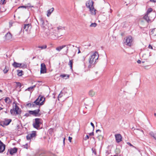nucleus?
I'll return each mask as SVG.
<instances>
[{"label":"nucleus","mask_w":156,"mask_h":156,"mask_svg":"<svg viewBox=\"0 0 156 156\" xmlns=\"http://www.w3.org/2000/svg\"><path fill=\"white\" fill-rule=\"evenodd\" d=\"M86 137L87 138V139H85V140H87V139H88L89 138V136L88 135H87L86 136Z\"/></svg>","instance_id":"6e6d98bb"},{"label":"nucleus","mask_w":156,"mask_h":156,"mask_svg":"<svg viewBox=\"0 0 156 156\" xmlns=\"http://www.w3.org/2000/svg\"><path fill=\"white\" fill-rule=\"evenodd\" d=\"M99 137H101V138H102V136H97V138H98L99 139Z\"/></svg>","instance_id":"4d7b16f0"},{"label":"nucleus","mask_w":156,"mask_h":156,"mask_svg":"<svg viewBox=\"0 0 156 156\" xmlns=\"http://www.w3.org/2000/svg\"><path fill=\"white\" fill-rule=\"evenodd\" d=\"M11 121V119H5L2 123L4 125L7 126L10 124Z\"/></svg>","instance_id":"2eb2a0df"},{"label":"nucleus","mask_w":156,"mask_h":156,"mask_svg":"<svg viewBox=\"0 0 156 156\" xmlns=\"http://www.w3.org/2000/svg\"><path fill=\"white\" fill-rule=\"evenodd\" d=\"M92 150L93 151V152L94 153V154H96V152L95 151V149H94L93 148H92Z\"/></svg>","instance_id":"79ce46f5"},{"label":"nucleus","mask_w":156,"mask_h":156,"mask_svg":"<svg viewBox=\"0 0 156 156\" xmlns=\"http://www.w3.org/2000/svg\"><path fill=\"white\" fill-rule=\"evenodd\" d=\"M16 83L18 87H21V85L20 83L19 82H17Z\"/></svg>","instance_id":"58836bf2"},{"label":"nucleus","mask_w":156,"mask_h":156,"mask_svg":"<svg viewBox=\"0 0 156 156\" xmlns=\"http://www.w3.org/2000/svg\"><path fill=\"white\" fill-rule=\"evenodd\" d=\"M151 55L150 53L147 52L143 55L142 58L144 60H147Z\"/></svg>","instance_id":"dca6fc26"},{"label":"nucleus","mask_w":156,"mask_h":156,"mask_svg":"<svg viewBox=\"0 0 156 156\" xmlns=\"http://www.w3.org/2000/svg\"><path fill=\"white\" fill-rule=\"evenodd\" d=\"M101 131L100 129H98L96 130V133H98V132L101 133Z\"/></svg>","instance_id":"09e8293b"},{"label":"nucleus","mask_w":156,"mask_h":156,"mask_svg":"<svg viewBox=\"0 0 156 156\" xmlns=\"http://www.w3.org/2000/svg\"><path fill=\"white\" fill-rule=\"evenodd\" d=\"M12 65L15 68H23L24 67H26L27 66L24 63H19L16 62H14Z\"/></svg>","instance_id":"0eeeda50"},{"label":"nucleus","mask_w":156,"mask_h":156,"mask_svg":"<svg viewBox=\"0 0 156 156\" xmlns=\"http://www.w3.org/2000/svg\"><path fill=\"white\" fill-rule=\"evenodd\" d=\"M30 114L29 112L28 113H26L24 115V116L27 117H28L29 116H30Z\"/></svg>","instance_id":"ea45409f"},{"label":"nucleus","mask_w":156,"mask_h":156,"mask_svg":"<svg viewBox=\"0 0 156 156\" xmlns=\"http://www.w3.org/2000/svg\"><path fill=\"white\" fill-rule=\"evenodd\" d=\"M3 109V108H1L0 107V111L2 109Z\"/></svg>","instance_id":"052dcab7"},{"label":"nucleus","mask_w":156,"mask_h":156,"mask_svg":"<svg viewBox=\"0 0 156 156\" xmlns=\"http://www.w3.org/2000/svg\"><path fill=\"white\" fill-rule=\"evenodd\" d=\"M37 136L36 131H32L31 133L27 135L26 136L27 140H31L33 138H35Z\"/></svg>","instance_id":"39448f33"},{"label":"nucleus","mask_w":156,"mask_h":156,"mask_svg":"<svg viewBox=\"0 0 156 156\" xmlns=\"http://www.w3.org/2000/svg\"><path fill=\"white\" fill-rule=\"evenodd\" d=\"M154 116H156V113H154Z\"/></svg>","instance_id":"0e129e2a"},{"label":"nucleus","mask_w":156,"mask_h":156,"mask_svg":"<svg viewBox=\"0 0 156 156\" xmlns=\"http://www.w3.org/2000/svg\"><path fill=\"white\" fill-rule=\"evenodd\" d=\"M83 15H84V16H86V15L85 14H83Z\"/></svg>","instance_id":"e2e57ef3"},{"label":"nucleus","mask_w":156,"mask_h":156,"mask_svg":"<svg viewBox=\"0 0 156 156\" xmlns=\"http://www.w3.org/2000/svg\"><path fill=\"white\" fill-rule=\"evenodd\" d=\"M54 38V37H51V38Z\"/></svg>","instance_id":"338daca9"},{"label":"nucleus","mask_w":156,"mask_h":156,"mask_svg":"<svg viewBox=\"0 0 156 156\" xmlns=\"http://www.w3.org/2000/svg\"><path fill=\"white\" fill-rule=\"evenodd\" d=\"M137 62L138 63H140L141 62V61L140 60H138L137 61Z\"/></svg>","instance_id":"5fc2aeb1"},{"label":"nucleus","mask_w":156,"mask_h":156,"mask_svg":"<svg viewBox=\"0 0 156 156\" xmlns=\"http://www.w3.org/2000/svg\"><path fill=\"white\" fill-rule=\"evenodd\" d=\"M71 45L70 44H69V45H69V46H70ZM68 45L67 46V50H66V53H67L68 52V49H69V47L68 46Z\"/></svg>","instance_id":"de8ad7c7"},{"label":"nucleus","mask_w":156,"mask_h":156,"mask_svg":"<svg viewBox=\"0 0 156 156\" xmlns=\"http://www.w3.org/2000/svg\"><path fill=\"white\" fill-rule=\"evenodd\" d=\"M2 91L1 90H0V92H2Z\"/></svg>","instance_id":"69168bd1"},{"label":"nucleus","mask_w":156,"mask_h":156,"mask_svg":"<svg viewBox=\"0 0 156 156\" xmlns=\"http://www.w3.org/2000/svg\"><path fill=\"white\" fill-rule=\"evenodd\" d=\"M6 39L7 40L11 39L12 38V36L11 34L9 32L7 33L5 35Z\"/></svg>","instance_id":"aec40b11"},{"label":"nucleus","mask_w":156,"mask_h":156,"mask_svg":"<svg viewBox=\"0 0 156 156\" xmlns=\"http://www.w3.org/2000/svg\"><path fill=\"white\" fill-rule=\"evenodd\" d=\"M73 61L72 60H70L69 62V66L70 67V68L71 69H72V65H73Z\"/></svg>","instance_id":"7c9ffc66"},{"label":"nucleus","mask_w":156,"mask_h":156,"mask_svg":"<svg viewBox=\"0 0 156 156\" xmlns=\"http://www.w3.org/2000/svg\"><path fill=\"white\" fill-rule=\"evenodd\" d=\"M38 48H40L41 49H46L47 48V45H44L42 46H38Z\"/></svg>","instance_id":"c85d7f7f"},{"label":"nucleus","mask_w":156,"mask_h":156,"mask_svg":"<svg viewBox=\"0 0 156 156\" xmlns=\"http://www.w3.org/2000/svg\"><path fill=\"white\" fill-rule=\"evenodd\" d=\"M150 34L152 36H156V28H154L150 32Z\"/></svg>","instance_id":"6ab92c4d"},{"label":"nucleus","mask_w":156,"mask_h":156,"mask_svg":"<svg viewBox=\"0 0 156 156\" xmlns=\"http://www.w3.org/2000/svg\"><path fill=\"white\" fill-rule=\"evenodd\" d=\"M37 98H39L38 101L40 103L39 105H43L45 98L43 96L40 95Z\"/></svg>","instance_id":"9d476101"},{"label":"nucleus","mask_w":156,"mask_h":156,"mask_svg":"<svg viewBox=\"0 0 156 156\" xmlns=\"http://www.w3.org/2000/svg\"><path fill=\"white\" fill-rule=\"evenodd\" d=\"M60 76L62 77L63 78H64V77H65L67 76V77L66 78V79L67 78H69V75H66V74L61 75Z\"/></svg>","instance_id":"72a5a7b5"},{"label":"nucleus","mask_w":156,"mask_h":156,"mask_svg":"<svg viewBox=\"0 0 156 156\" xmlns=\"http://www.w3.org/2000/svg\"><path fill=\"white\" fill-rule=\"evenodd\" d=\"M94 2L90 0L87 1L86 3V6L87 8L91 7L94 6Z\"/></svg>","instance_id":"f8f14e48"},{"label":"nucleus","mask_w":156,"mask_h":156,"mask_svg":"<svg viewBox=\"0 0 156 156\" xmlns=\"http://www.w3.org/2000/svg\"><path fill=\"white\" fill-rule=\"evenodd\" d=\"M72 137H71L70 136H69V141L71 142V140H72Z\"/></svg>","instance_id":"49530a36"},{"label":"nucleus","mask_w":156,"mask_h":156,"mask_svg":"<svg viewBox=\"0 0 156 156\" xmlns=\"http://www.w3.org/2000/svg\"><path fill=\"white\" fill-rule=\"evenodd\" d=\"M46 72V68L45 64L44 63H41V73H45Z\"/></svg>","instance_id":"6e6552de"},{"label":"nucleus","mask_w":156,"mask_h":156,"mask_svg":"<svg viewBox=\"0 0 156 156\" xmlns=\"http://www.w3.org/2000/svg\"><path fill=\"white\" fill-rule=\"evenodd\" d=\"M152 8H149L143 17L144 19L148 23L151 22V20L154 19L156 17V13L154 12H152Z\"/></svg>","instance_id":"f257e3e1"},{"label":"nucleus","mask_w":156,"mask_h":156,"mask_svg":"<svg viewBox=\"0 0 156 156\" xmlns=\"http://www.w3.org/2000/svg\"><path fill=\"white\" fill-rule=\"evenodd\" d=\"M150 1L154 2H156V0H150Z\"/></svg>","instance_id":"864d4df0"},{"label":"nucleus","mask_w":156,"mask_h":156,"mask_svg":"<svg viewBox=\"0 0 156 156\" xmlns=\"http://www.w3.org/2000/svg\"><path fill=\"white\" fill-rule=\"evenodd\" d=\"M76 47L78 48V54H79V53H80V48H79V47H77L76 46Z\"/></svg>","instance_id":"8fccbe9b"},{"label":"nucleus","mask_w":156,"mask_h":156,"mask_svg":"<svg viewBox=\"0 0 156 156\" xmlns=\"http://www.w3.org/2000/svg\"><path fill=\"white\" fill-rule=\"evenodd\" d=\"M30 26V24H24L23 28L25 31H27Z\"/></svg>","instance_id":"5701e85b"},{"label":"nucleus","mask_w":156,"mask_h":156,"mask_svg":"<svg viewBox=\"0 0 156 156\" xmlns=\"http://www.w3.org/2000/svg\"><path fill=\"white\" fill-rule=\"evenodd\" d=\"M89 94V95L91 96V97H93L96 94V93L93 90H90V91Z\"/></svg>","instance_id":"b1692460"},{"label":"nucleus","mask_w":156,"mask_h":156,"mask_svg":"<svg viewBox=\"0 0 156 156\" xmlns=\"http://www.w3.org/2000/svg\"><path fill=\"white\" fill-rule=\"evenodd\" d=\"M133 41L132 37L131 36H129L126 37V45L129 46H131Z\"/></svg>","instance_id":"1a4fd4ad"},{"label":"nucleus","mask_w":156,"mask_h":156,"mask_svg":"<svg viewBox=\"0 0 156 156\" xmlns=\"http://www.w3.org/2000/svg\"><path fill=\"white\" fill-rule=\"evenodd\" d=\"M149 134L156 140V133H154L153 132H150L149 133Z\"/></svg>","instance_id":"393cba45"},{"label":"nucleus","mask_w":156,"mask_h":156,"mask_svg":"<svg viewBox=\"0 0 156 156\" xmlns=\"http://www.w3.org/2000/svg\"><path fill=\"white\" fill-rule=\"evenodd\" d=\"M17 151V149L16 148L11 149L9 151L10 154L11 155H12L16 153Z\"/></svg>","instance_id":"a211bd4d"},{"label":"nucleus","mask_w":156,"mask_h":156,"mask_svg":"<svg viewBox=\"0 0 156 156\" xmlns=\"http://www.w3.org/2000/svg\"><path fill=\"white\" fill-rule=\"evenodd\" d=\"M11 114L13 116L20 115L21 113V110L17 105L16 103H13V108L10 111Z\"/></svg>","instance_id":"7ed1b4c3"},{"label":"nucleus","mask_w":156,"mask_h":156,"mask_svg":"<svg viewBox=\"0 0 156 156\" xmlns=\"http://www.w3.org/2000/svg\"><path fill=\"white\" fill-rule=\"evenodd\" d=\"M89 9V11L90 13L92 15H95L96 14V10L94 9V6L88 8Z\"/></svg>","instance_id":"ddd939ff"},{"label":"nucleus","mask_w":156,"mask_h":156,"mask_svg":"<svg viewBox=\"0 0 156 156\" xmlns=\"http://www.w3.org/2000/svg\"><path fill=\"white\" fill-rule=\"evenodd\" d=\"M28 7V6H23H23H21L19 7H18V8H23L26 9Z\"/></svg>","instance_id":"e433bc0d"},{"label":"nucleus","mask_w":156,"mask_h":156,"mask_svg":"<svg viewBox=\"0 0 156 156\" xmlns=\"http://www.w3.org/2000/svg\"><path fill=\"white\" fill-rule=\"evenodd\" d=\"M99 57V54L97 51H95L91 55L89 59V65L88 66L89 68H91L93 66H94L97 63V61Z\"/></svg>","instance_id":"f03ea898"},{"label":"nucleus","mask_w":156,"mask_h":156,"mask_svg":"<svg viewBox=\"0 0 156 156\" xmlns=\"http://www.w3.org/2000/svg\"><path fill=\"white\" fill-rule=\"evenodd\" d=\"M41 23L42 24V26L43 27H45L46 24H45V23L44 22V23Z\"/></svg>","instance_id":"c03bdc74"},{"label":"nucleus","mask_w":156,"mask_h":156,"mask_svg":"<svg viewBox=\"0 0 156 156\" xmlns=\"http://www.w3.org/2000/svg\"><path fill=\"white\" fill-rule=\"evenodd\" d=\"M97 25V24L96 23H92L90 25V27H94L96 26Z\"/></svg>","instance_id":"473e14b6"},{"label":"nucleus","mask_w":156,"mask_h":156,"mask_svg":"<svg viewBox=\"0 0 156 156\" xmlns=\"http://www.w3.org/2000/svg\"><path fill=\"white\" fill-rule=\"evenodd\" d=\"M4 112L6 113H8L7 110H6L5 111H4Z\"/></svg>","instance_id":"13d9d810"},{"label":"nucleus","mask_w":156,"mask_h":156,"mask_svg":"<svg viewBox=\"0 0 156 156\" xmlns=\"http://www.w3.org/2000/svg\"><path fill=\"white\" fill-rule=\"evenodd\" d=\"M89 135L90 136H93L94 135V133L93 131L92 133H89Z\"/></svg>","instance_id":"a18cd8bd"},{"label":"nucleus","mask_w":156,"mask_h":156,"mask_svg":"<svg viewBox=\"0 0 156 156\" xmlns=\"http://www.w3.org/2000/svg\"><path fill=\"white\" fill-rule=\"evenodd\" d=\"M90 125L93 127V131H94V124L92 122H91L90 123Z\"/></svg>","instance_id":"37998d69"},{"label":"nucleus","mask_w":156,"mask_h":156,"mask_svg":"<svg viewBox=\"0 0 156 156\" xmlns=\"http://www.w3.org/2000/svg\"><path fill=\"white\" fill-rule=\"evenodd\" d=\"M5 101L7 104H9L11 102L10 99L8 97H7L5 99Z\"/></svg>","instance_id":"cd10ccee"},{"label":"nucleus","mask_w":156,"mask_h":156,"mask_svg":"<svg viewBox=\"0 0 156 156\" xmlns=\"http://www.w3.org/2000/svg\"><path fill=\"white\" fill-rule=\"evenodd\" d=\"M40 21L41 23H44V20L42 18H40Z\"/></svg>","instance_id":"c9c22d12"},{"label":"nucleus","mask_w":156,"mask_h":156,"mask_svg":"<svg viewBox=\"0 0 156 156\" xmlns=\"http://www.w3.org/2000/svg\"><path fill=\"white\" fill-rule=\"evenodd\" d=\"M57 30L58 32V33H59L60 32L61 30H64V28L62 27L61 26H59L57 27Z\"/></svg>","instance_id":"bb28decb"},{"label":"nucleus","mask_w":156,"mask_h":156,"mask_svg":"<svg viewBox=\"0 0 156 156\" xmlns=\"http://www.w3.org/2000/svg\"><path fill=\"white\" fill-rule=\"evenodd\" d=\"M63 94L62 91H61L60 93L58 95V100H59V98H61L63 96Z\"/></svg>","instance_id":"f704fd0d"},{"label":"nucleus","mask_w":156,"mask_h":156,"mask_svg":"<svg viewBox=\"0 0 156 156\" xmlns=\"http://www.w3.org/2000/svg\"><path fill=\"white\" fill-rule=\"evenodd\" d=\"M127 144H128L130 146L133 147V145H132V144H131L129 142H127Z\"/></svg>","instance_id":"3c124183"},{"label":"nucleus","mask_w":156,"mask_h":156,"mask_svg":"<svg viewBox=\"0 0 156 156\" xmlns=\"http://www.w3.org/2000/svg\"><path fill=\"white\" fill-rule=\"evenodd\" d=\"M66 46V45H63L62 46H60L58 47H57L56 48V50L58 51H60L63 48L65 47Z\"/></svg>","instance_id":"4be33fe9"},{"label":"nucleus","mask_w":156,"mask_h":156,"mask_svg":"<svg viewBox=\"0 0 156 156\" xmlns=\"http://www.w3.org/2000/svg\"><path fill=\"white\" fill-rule=\"evenodd\" d=\"M148 47V48H151V49H153L152 47V46H151L150 44L149 45Z\"/></svg>","instance_id":"603ef678"},{"label":"nucleus","mask_w":156,"mask_h":156,"mask_svg":"<svg viewBox=\"0 0 156 156\" xmlns=\"http://www.w3.org/2000/svg\"><path fill=\"white\" fill-rule=\"evenodd\" d=\"M39 98H37L35 101L33 102L32 104H30V105L31 107H34L36 105H39L40 103L38 102V99Z\"/></svg>","instance_id":"f3484780"},{"label":"nucleus","mask_w":156,"mask_h":156,"mask_svg":"<svg viewBox=\"0 0 156 156\" xmlns=\"http://www.w3.org/2000/svg\"><path fill=\"white\" fill-rule=\"evenodd\" d=\"M85 57H83V60L84 61L85 60Z\"/></svg>","instance_id":"680f3d73"},{"label":"nucleus","mask_w":156,"mask_h":156,"mask_svg":"<svg viewBox=\"0 0 156 156\" xmlns=\"http://www.w3.org/2000/svg\"><path fill=\"white\" fill-rule=\"evenodd\" d=\"M9 69L8 68H7L6 66H5V68L3 69V72L4 73H6L8 71Z\"/></svg>","instance_id":"2f4dec72"},{"label":"nucleus","mask_w":156,"mask_h":156,"mask_svg":"<svg viewBox=\"0 0 156 156\" xmlns=\"http://www.w3.org/2000/svg\"><path fill=\"white\" fill-rule=\"evenodd\" d=\"M115 137L116 142L119 143L122 141V136L119 134H116L115 135Z\"/></svg>","instance_id":"9b49d317"},{"label":"nucleus","mask_w":156,"mask_h":156,"mask_svg":"<svg viewBox=\"0 0 156 156\" xmlns=\"http://www.w3.org/2000/svg\"><path fill=\"white\" fill-rule=\"evenodd\" d=\"M54 9V8H52L48 10L47 16L48 17H49L50 16L51 13L53 12Z\"/></svg>","instance_id":"412c9836"},{"label":"nucleus","mask_w":156,"mask_h":156,"mask_svg":"<svg viewBox=\"0 0 156 156\" xmlns=\"http://www.w3.org/2000/svg\"><path fill=\"white\" fill-rule=\"evenodd\" d=\"M18 72V75L19 76H21L23 75L22 73L23 72V71L22 70H17Z\"/></svg>","instance_id":"c756f323"},{"label":"nucleus","mask_w":156,"mask_h":156,"mask_svg":"<svg viewBox=\"0 0 156 156\" xmlns=\"http://www.w3.org/2000/svg\"><path fill=\"white\" fill-rule=\"evenodd\" d=\"M35 85H34L33 86H31L30 87H28L27 89L26 90H28L29 91H32V90L33 89H34V87H35Z\"/></svg>","instance_id":"a878e982"},{"label":"nucleus","mask_w":156,"mask_h":156,"mask_svg":"<svg viewBox=\"0 0 156 156\" xmlns=\"http://www.w3.org/2000/svg\"><path fill=\"white\" fill-rule=\"evenodd\" d=\"M5 0H0V3L1 4H4Z\"/></svg>","instance_id":"4c0bfd02"},{"label":"nucleus","mask_w":156,"mask_h":156,"mask_svg":"<svg viewBox=\"0 0 156 156\" xmlns=\"http://www.w3.org/2000/svg\"><path fill=\"white\" fill-rule=\"evenodd\" d=\"M24 148L27 149L28 148V144H27L24 145Z\"/></svg>","instance_id":"a19ab883"},{"label":"nucleus","mask_w":156,"mask_h":156,"mask_svg":"<svg viewBox=\"0 0 156 156\" xmlns=\"http://www.w3.org/2000/svg\"><path fill=\"white\" fill-rule=\"evenodd\" d=\"M34 120V122L33 123V127L37 129H39L40 125L41 124V119L39 118H36Z\"/></svg>","instance_id":"20e7f679"},{"label":"nucleus","mask_w":156,"mask_h":156,"mask_svg":"<svg viewBox=\"0 0 156 156\" xmlns=\"http://www.w3.org/2000/svg\"><path fill=\"white\" fill-rule=\"evenodd\" d=\"M65 138H64L63 139V144H65Z\"/></svg>","instance_id":"bf43d9fd"},{"label":"nucleus","mask_w":156,"mask_h":156,"mask_svg":"<svg viewBox=\"0 0 156 156\" xmlns=\"http://www.w3.org/2000/svg\"><path fill=\"white\" fill-rule=\"evenodd\" d=\"M5 145L0 140V152H3L5 150Z\"/></svg>","instance_id":"4468645a"},{"label":"nucleus","mask_w":156,"mask_h":156,"mask_svg":"<svg viewBox=\"0 0 156 156\" xmlns=\"http://www.w3.org/2000/svg\"><path fill=\"white\" fill-rule=\"evenodd\" d=\"M73 47H74V45H73Z\"/></svg>","instance_id":"774afa93"},{"label":"nucleus","mask_w":156,"mask_h":156,"mask_svg":"<svg viewBox=\"0 0 156 156\" xmlns=\"http://www.w3.org/2000/svg\"><path fill=\"white\" fill-rule=\"evenodd\" d=\"M39 109L35 110L34 111H29L28 112L30 115H33L35 116H39L41 114L39 113L40 112Z\"/></svg>","instance_id":"423d86ee"}]
</instances>
